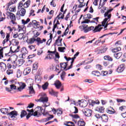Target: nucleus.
I'll return each instance as SVG.
<instances>
[{
	"instance_id": "nucleus-5",
	"label": "nucleus",
	"mask_w": 126,
	"mask_h": 126,
	"mask_svg": "<svg viewBox=\"0 0 126 126\" xmlns=\"http://www.w3.org/2000/svg\"><path fill=\"white\" fill-rule=\"evenodd\" d=\"M8 116L12 119V120H17V116H18V113L17 111L14 110L7 114Z\"/></svg>"
},
{
	"instance_id": "nucleus-34",
	"label": "nucleus",
	"mask_w": 126,
	"mask_h": 126,
	"mask_svg": "<svg viewBox=\"0 0 126 126\" xmlns=\"http://www.w3.org/2000/svg\"><path fill=\"white\" fill-rule=\"evenodd\" d=\"M100 102L99 101H97L96 102L94 100H91V101L89 102V104L91 106H92V107H94V105L95 104H99Z\"/></svg>"
},
{
	"instance_id": "nucleus-10",
	"label": "nucleus",
	"mask_w": 126,
	"mask_h": 126,
	"mask_svg": "<svg viewBox=\"0 0 126 126\" xmlns=\"http://www.w3.org/2000/svg\"><path fill=\"white\" fill-rule=\"evenodd\" d=\"M79 102V105L80 106V107H82V108H85L87 106V101L86 100H78Z\"/></svg>"
},
{
	"instance_id": "nucleus-8",
	"label": "nucleus",
	"mask_w": 126,
	"mask_h": 126,
	"mask_svg": "<svg viewBox=\"0 0 126 126\" xmlns=\"http://www.w3.org/2000/svg\"><path fill=\"white\" fill-rule=\"evenodd\" d=\"M36 102H42V103H47L48 102V97L46 96H41L40 99H35Z\"/></svg>"
},
{
	"instance_id": "nucleus-58",
	"label": "nucleus",
	"mask_w": 126,
	"mask_h": 126,
	"mask_svg": "<svg viewBox=\"0 0 126 126\" xmlns=\"http://www.w3.org/2000/svg\"><path fill=\"white\" fill-rule=\"evenodd\" d=\"M50 117L46 118L47 122H48L49 121H51V120H52V119L54 118V116H53V115H50Z\"/></svg>"
},
{
	"instance_id": "nucleus-1",
	"label": "nucleus",
	"mask_w": 126,
	"mask_h": 126,
	"mask_svg": "<svg viewBox=\"0 0 126 126\" xmlns=\"http://www.w3.org/2000/svg\"><path fill=\"white\" fill-rule=\"evenodd\" d=\"M112 10L113 9H109L104 14V17H107V18H105L103 21L102 22V26L104 27V28H107V27H108V24H106L107 21H108V19H110V18H111V16H112V15H111V12H112Z\"/></svg>"
},
{
	"instance_id": "nucleus-14",
	"label": "nucleus",
	"mask_w": 126,
	"mask_h": 126,
	"mask_svg": "<svg viewBox=\"0 0 126 126\" xmlns=\"http://www.w3.org/2000/svg\"><path fill=\"white\" fill-rule=\"evenodd\" d=\"M20 87H18V91L21 92L25 87H26V84L25 83H20L19 84Z\"/></svg>"
},
{
	"instance_id": "nucleus-20",
	"label": "nucleus",
	"mask_w": 126,
	"mask_h": 126,
	"mask_svg": "<svg viewBox=\"0 0 126 126\" xmlns=\"http://www.w3.org/2000/svg\"><path fill=\"white\" fill-rule=\"evenodd\" d=\"M32 26L34 28H39V22H37V21L36 20H33L32 21Z\"/></svg>"
},
{
	"instance_id": "nucleus-28",
	"label": "nucleus",
	"mask_w": 126,
	"mask_h": 126,
	"mask_svg": "<svg viewBox=\"0 0 126 126\" xmlns=\"http://www.w3.org/2000/svg\"><path fill=\"white\" fill-rule=\"evenodd\" d=\"M75 59H76V57H74L71 58V64L68 67V69H70L71 68H72V66L73 65V63H74V60H75Z\"/></svg>"
},
{
	"instance_id": "nucleus-38",
	"label": "nucleus",
	"mask_w": 126,
	"mask_h": 126,
	"mask_svg": "<svg viewBox=\"0 0 126 126\" xmlns=\"http://www.w3.org/2000/svg\"><path fill=\"white\" fill-rule=\"evenodd\" d=\"M92 74H93V75H94V76L99 77L100 76V75H101V74L98 71H93Z\"/></svg>"
},
{
	"instance_id": "nucleus-2",
	"label": "nucleus",
	"mask_w": 126,
	"mask_h": 126,
	"mask_svg": "<svg viewBox=\"0 0 126 126\" xmlns=\"http://www.w3.org/2000/svg\"><path fill=\"white\" fill-rule=\"evenodd\" d=\"M23 6V2L20 1L18 6V11L17 15H20L21 16H24L26 13V10L22 7Z\"/></svg>"
},
{
	"instance_id": "nucleus-45",
	"label": "nucleus",
	"mask_w": 126,
	"mask_h": 126,
	"mask_svg": "<svg viewBox=\"0 0 126 126\" xmlns=\"http://www.w3.org/2000/svg\"><path fill=\"white\" fill-rule=\"evenodd\" d=\"M18 0H11V1L8 3V6H10L11 4H14V3H16V2H17Z\"/></svg>"
},
{
	"instance_id": "nucleus-63",
	"label": "nucleus",
	"mask_w": 126,
	"mask_h": 126,
	"mask_svg": "<svg viewBox=\"0 0 126 126\" xmlns=\"http://www.w3.org/2000/svg\"><path fill=\"white\" fill-rule=\"evenodd\" d=\"M96 68H97L98 70H101L102 69V66L100 64L96 65Z\"/></svg>"
},
{
	"instance_id": "nucleus-30",
	"label": "nucleus",
	"mask_w": 126,
	"mask_h": 126,
	"mask_svg": "<svg viewBox=\"0 0 126 126\" xmlns=\"http://www.w3.org/2000/svg\"><path fill=\"white\" fill-rule=\"evenodd\" d=\"M36 41H37V42H38V43L43 44V43H45V42H46V41H47V40L45 38H43L42 40H41V38L37 37Z\"/></svg>"
},
{
	"instance_id": "nucleus-42",
	"label": "nucleus",
	"mask_w": 126,
	"mask_h": 126,
	"mask_svg": "<svg viewBox=\"0 0 126 126\" xmlns=\"http://www.w3.org/2000/svg\"><path fill=\"white\" fill-rule=\"evenodd\" d=\"M30 22V18H28L26 21L24 19L22 20V23L24 25H25V24H27Z\"/></svg>"
},
{
	"instance_id": "nucleus-19",
	"label": "nucleus",
	"mask_w": 126,
	"mask_h": 126,
	"mask_svg": "<svg viewBox=\"0 0 126 126\" xmlns=\"http://www.w3.org/2000/svg\"><path fill=\"white\" fill-rule=\"evenodd\" d=\"M80 4L78 6V8H81L83 6H85V3H84V0H78Z\"/></svg>"
},
{
	"instance_id": "nucleus-22",
	"label": "nucleus",
	"mask_w": 126,
	"mask_h": 126,
	"mask_svg": "<svg viewBox=\"0 0 126 126\" xmlns=\"http://www.w3.org/2000/svg\"><path fill=\"white\" fill-rule=\"evenodd\" d=\"M101 119L102 120V122L107 123V122H108V120H109V118H108V116L106 114H103L101 116Z\"/></svg>"
},
{
	"instance_id": "nucleus-44",
	"label": "nucleus",
	"mask_w": 126,
	"mask_h": 126,
	"mask_svg": "<svg viewBox=\"0 0 126 126\" xmlns=\"http://www.w3.org/2000/svg\"><path fill=\"white\" fill-rule=\"evenodd\" d=\"M7 75H10V74H13V69H8L6 71Z\"/></svg>"
},
{
	"instance_id": "nucleus-15",
	"label": "nucleus",
	"mask_w": 126,
	"mask_h": 126,
	"mask_svg": "<svg viewBox=\"0 0 126 126\" xmlns=\"http://www.w3.org/2000/svg\"><path fill=\"white\" fill-rule=\"evenodd\" d=\"M19 49H20V46H18L17 47V49L14 51H12V47H11L10 48V51L8 53H6L5 55L6 56H9V54H10V52L12 53H18V52H19Z\"/></svg>"
},
{
	"instance_id": "nucleus-37",
	"label": "nucleus",
	"mask_w": 126,
	"mask_h": 126,
	"mask_svg": "<svg viewBox=\"0 0 126 126\" xmlns=\"http://www.w3.org/2000/svg\"><path fill=\"white\" fill-rule=\"evenodd\" d=\"M66 74V73H65V72L63 71V72H62V73L61 74V78L62 80H63V81L64 80V78H65Z\"/></svg>"
},
{
	"instance_id": "nucleus-49",
	"label": "nucleus",
	"mask_w": 126,
	"mask_h": 126,
	"mask_svg": "<svg viewBox=\"0 0 126 126\" xmlns=\"http://www.w3.org/2000/svg\"><path fill=\"white\" fill-rule=\"evenodd\" d=\"M85 18H88V19H90V18H92L93 17V16L91 15V14H88L86 15H85Z\"/></svg>"
},
{
	"instance_id": "nucleus-11",
	"label": "nucleus",
	"mask_w": 126,
	"mask_h": 126,
	"mask_svg": "<svg viewBox=\"0 0 126 126\" xmlns=\"http://www.w3.org/2000/svg\"><path fill=\"white\" fill-rule=\"evenodd\" d=\"M21 53L22 54V59H25V55H27V54H28V51H27V49H26V48L23 47L21 49Z\"/></svg>"
},
{
	"instance_id": "nucleus-29",
	"label": "nucleus",
	"mask_w": 126,
	"mask_h": 126,
	"mask_svg": "<svg viewBox=\"0 0 126 126\" xmlns=\"http://www.w3.org/2000/svg\"><path fill=\"white\" fill-rule=\"evenodd\" d=\"M37 42V38H35V37H32L29 40V44H34V42Z\"/></svg>"
},
{
	"instance_id": "nucleus-35",
	"label": "nucleus",
	"mask_w": 126,
	"mask_h": 126,
	"mask_svg": "<svg viewBox=\"0 0 126 126\" xmlns=\"http://www.w3.org/2000/svg\"><path fill=\"white\" fill-rule=\"evenodd\" d=\"M26 115H27V112H26V111L24 110H22L21 112V115H20V117L21 119H22V118H24V117H25Z\"/></svg>"
},
{
	"instance_id": "nucleus-23",
	"label": "nucleus",
	"mask_w": 126,
	"mask_h": 126,
	"mask_svg": "<svg viewBox=\"0 0 126 126\" xmlns=\"http://www.w3.org/2000/svg\"><path fill=\"white\" fill-rule=\"evenodd\" d=\"M31 2V1H30V0H28L26 2H25L24 4H23V6L25 8H27L28 7H29V5H30Z\"/></svg>"
},
{
	"instance_id": "nucleus-26",
	"label": "nucleus",
	"mask_w": 126,
	"mask_h": 126,
	"mask_svg": "<svg viewBox=\"0 0 126 126\" xmlns=\"http://www.w3.org/2000/svg\"><path fill=\"white\" fill-rule=\"evenodd\" d=\"M35 47L36 45H29L28 46L29 49L31 51H33V52H36V51H37V49L35 48Z\"/></svg>"
},
{
	"instance_id": "nucleus-40",
	"label": "nucleus",
	"mask_w": 126,
	"mask_h": 126,
	"mask_svg": "<svg viewBox=\"0 0 126 126\" xmlns=\"http://www.w3.org/2000/svg\"><path fill=\"white\" fill-rule=\"evenodd\" d=\"M58 92H55L53 90H52L51 91L49 92V94H51V95H52L53 96H58Z\"/></svg>"
},
{
	"instance_id": "nucleus-55",
	"label": "nucleus",
	"mask_w": 126,
	"mask_h": 126,
	"mask_svg": "<svg viewBox=\"0 0 126 126\" xmlns=\"http://www.w3.org/2000/svg\"><path fill=\"white\" fill-rule=\"evenodd\" d=\"M9 11L15 12L16 8L15 7H10L9 9Z\"/></svg>"
},
{
	"instance_id": "nucleus-13",
	"label": "nucleus",
	"mask_w": 126,
	"mask_h": 126,
	"mask_svg": "<svg viewBox=\"0 0 126 126\" xmlns=\"http://www.w3.org/2000/svg\"><path fill=\"white\" fill-rule=\"evenodd\" d=\"M27 112H29L28 115H27L26 118L27 120H29L32 116H33V113H34V110L33 109L29 110V109H27Z\"/></svg>"
},
{
	"instance_id": "nucleus-60",
	"label": "nucleus",
	"mask_w": 126,
	"mask_h": 126,
	"mask_svg": "<svg viewBox=\"0 0 126 126\" xmlns=\"http://www.w3.org/2000/svg\"><path fill=\"white\" fill-rule=\"evenodd\" d=\"M90 22V20L87 19L85 21H83L81 22V24H83L84 23H89Z\"/></svg>"
},
{
	"instance_id": "nucleus-31",
	"label": "nucleus",
	"mask_w": 126,
	"mask_h": 126,
	"mask_svg": "<svg viewBox=\"0 0 126 126\" xmlns=\"http://www.w3.org/2000/svg\"><path fill=\"white\" fill-rule=\"evenodd\" d=\"M64 125L66 126H75L74 123L71 122H66L64 123Z\"/></svg>"
},
{
	"instance_id": "nucleus-50",
	"label": "nucleus",
	"mask_w": 126,
	"mask_h": 126,
	"mask_svg": "<svg viewBox=\"0 0 126 126\" xmlns=\"http://www.w3.org/2000/svg\"><path fill=\"white\" fill-rule=\"evenodd\" d=\"M108 72H107V71H101V75H102V76H106V75H107V74H108Z\"/></svg>"
},
{
	"instance_id": "nucleus-9",
	"label": "nucleus",
	"mask_w": 126,
	"mask_h": 126,
	"mask_svg": "<svg viewBox=\"0 0 126 126\" xmlns=\"http://www.w3.org/2000/svg\"><path fill=\"white\" fill-rule=\"evenodd\" d=\"M125 68H126V65L125 64H121L117 68V71L118 73L123 72V71L125 70Z\"/></svg>"
},
{
	"instance_id": "nucleus-36",
	"label": "nucleus",
	"mask_w": 126,
	"mask_h": 126,
	"mask_svg": "<svg viewBox=\"0 0 126 126\" xmlns=\"http://www.w3.org/2000/svg\"><path fill=\"white\" fill-rule=\"evenodd\" d=\"M31 71V70L29 68H26L24 70V73L25 74V75H27V74H29Z\"/></svg>"
},
{
	"instance_id": "nucleus-59",
	"label": "nucleus",
	"mask_w": 126,
	"mask_h": 126,
	"mask_svg": "<svg viewBox=\"0 0 126 126\" xmlns=\"http://www.w3.org/2000/svg\"><path fill=\"white\" fill-rule=\"evenodd\" d=\"M33 107H34V104L33 103H30V104H29L28 106H27V109L29 108H33Z\"/></svg>"
},
{
	"instance_id": "nucleus-48",
	"label": "nucleus",
	"mask_w": 126,
	"mask_h": 126,
	"mask_svg": "<svg viewBox=\"0 0 126 126\" xmlns=\"http://www.w3.org/2000/svg\"><path fill=\"white\" fill-rule=\"evenodd\" d=\"M18 37L19 40H22V39L24 38V34H23V33H20L18 34Z\"/></svg>"
},
{
	"instance_id": "nucleus-4",
	"label": "nucleus",
	"mask_w": 126,
	"mask_h": 126,
	"mask_svg": "<svg viewBox=\"0 0 126 126\" xmlns=\"http://www.w3.org/2000/svg\"><path fill=\"white\" fill-rule=\"evenodd\" d=\"M7 15H8L11 19V22H12V24L16 25L17 23L15 21H16V17L14 14L10 12H7Z\"/></svg>"
},
{
	"instance_id": "nucleus-39",
	"label": "nucleus",
	"mask_w": 126,
	"mask_h": 126,
	"mask_svg": "<svg viewBox=\"0 0 126 126\" xmlns=\"http://www.w3.org/2000/svg\"><path fill=\"white\" fill-rule=\"evenodd\" d=\"M49 86V83L46 82L44 85H42V89L43 90H46V89H48V87Z\"/></svg>"
},
{
	"instance_id": "nucleus-21",
	"label": "nucleus",
	"mask_w": 126,
	"mask_h": 126,
	"mask_svg": "<svg viewBox=\"0 0 126 126\" xmlns=\"http://www.w3.org/2000/svg\"><path fill=\"white\" fill-rule=\"evenodd\" d=\"M95 110L99 113H104V110H105V108H104V107L98 106L95 108Z\"/></svg>"
},
{
	"instance_id": "nucleus-3",
	"label": "nucleus",
	"mask_w": 126,
	"mask_h": 126,
	"mask_svg": "<svg viewBox=\"0 0 126 126\" xmlns=\"http://www.w3.org/2000/svg\"><path fill=\"white\" fill-rule=\"evenodd\" d=\"M36 108L37 109H40V112L41 113H38L37 111L33 112V116H34V117H40V116H42V115H43V116H46L47 115H49V113L45 112V109H43L42 107L37 106Z\"/></svg>"
},
{
	"instance_id": "nucleus-24",
	"label": "nucleus",
	"mask_w": 126,
	"mask_h": 126,
	"mask_svg": "<svg viewBox=\"0 0 126 126\" xmlns=\"http://www.w3.org/2000/svg\"><path fill=\"white\" fill-rule=\"evenodd\" d=\"M0 111L4 115H6V114L7 115V114H8V109L7 108H1L0 109Z\"/></svg>"
},
{
	"instance_id": "nucleus-12",
	"label": "nucleus",
	"mask_w": 126,
	"mask_h": 126,
	"mask_svg": "<svg viewBox=\"0 0 126 126\" xmlns=\"http://www.w3.org/2000/svg\"><path fill=\"white\" fill-rule=\"evenodd\" d=\"M60 66L61 68H63V70H65L66 71V70H68V67L66 68V67L67 66V62L65 63H60Z\"/></svg>"
},
{
	"instance_id": "nucleus-18",
	"label": "nucleus",
	"mask_w": 126,
	"mask_h": 126,
	"mask_svg": "<svg viewBox=\"0 0 126 126\" xmlns=\"http://www.w3.org/2000/svg\"><path fill=\"white\" fill-rule=\"evenodd\" d=\"M0 64V67H1V71H5L6 70V64L3 62H1Z\"/></svg>"
},
{
	"instance_id": "nucleus-43",
	"label": "nucleus",
	"mask_w": 126,
	"mask_h": 126,
	"mask_svg": "<svg viewBox=\"0 0 126 126\" xmlns=\"http://www.w3.org/2000/svg\"><path fill=\"white\" fill-rule=\"evenodd\" d=\"M78 126H85V122L83 121H79L78 122Z\"/></svg>"
},
{
	"instance_id": "nucleus-53",
	"label": "nucleus",
	"mask_w": 126,
	"mask_h": 126,
	"mask_svg": "<svg viewBox=\"0 0 126 126\" xmlns=\"http://www.w3.org/2000/svg\"><path fill=\"white\" fill-rule=\"evenodd\" d=\"M38 69V65H37V64L36 63L33 64L32 66L33 70H36V69Z\"/></svg>"
},
{
	"instance_id": "nucleus-41",
	"label": "nucleus",
	"mask_w": 126,
	"mask_h": 126,
	"mask_svg": "<svg viewBox=\"0 0 126 126\" xmlns=\"http://www.w3.org/2000/svg\"><path fill=\"white\" fill-rule=\"evenodd\" d=\"M22 75V71H20V69H18L17 71V77L19 78Z\"/></svg>"
},
{
	"instance_id": "nucleus-62",
	"label": "nucleus",
	"mask_w": 126,
	"mask_h": 126,
	"mask_svg": "<svg viewBox=\"0 0 126 126\" xmlns=\"http://www.w3.org/2000/svg\"><path fill=\"white\" fill-rule=\"evenodd\" d=\"M110 63H109L108 62H103V65L104 66H108V65H109Z\"/></svg>"
},
{
	"instance_id": "nucleus-47",
	"label": "nucleus",
	"mask_w": 126,
	"mask_h": 126,
	"mask_svg": "<svg viewBox=\"0 0 126 126\" xmlns=\"http://www.w3.org/2000/svg\"><path fill=\"white\" fill-rule=\"evenodd\" d=\"M64 50H65V47H58V51L61 52V53H64Z\"/></svg>"
},
{
	"instance_id": "nucleus-32",
	"label": "nucleus",
	"mask_w": 126,
	"mask_h": 126,
	"mask_svg": "<svg viewBox=\"0 0 126 126\" xmlns=\"http://www.w3.org/2000/svg\"><path fill=\"white\" fill-rule=\"evenodd\" d=\"M121 50H122V48H121L120 47H116V48H114L112 50V52L113 53H118V52H119V51H121Z\"/></svg>"
},
{
	"instance_id": "nucleus-61",
	"label": "nucleus",
	"mask_w": 126,
	"mask_h": 126,
	"mask_svg": "<svg viewBox=\"0 0 126 126\" xmlns=\"http://www.w3.org/2000/svg\"><path fill=\"white\" fill-rule=\"evenodd\" d=\"M0 34L1 35L2 38H4V37H5V35H4V32H3V31H1L0 32Z\"/></svg>"
},
{
	"instance_id": "nucleus-51",
	"label": "nucleus",
	"mask_w": 126,
	"mask_h": 126,
	"mask_svg": "<svg viewBox=\"0 0 126 126\" xmlns=\"http://www.w3.org/2000/svg\"><path fill=\"white\" fill-rule=\"evenodd\" d=\"M122 41L119 40L115 43V46H122Z\"/></svg>"
},
{
	"instance_id": "nucleus-7",
	"label": "nucleus",
	"mask_w": 126,
	"mask_h": 126,
	"mask_svg": "<svg viewBox=\"0 0 126 126\" xmlns=\"http://www.w3.org/2000/svg\"><path fill=\"white\" fill-rule=\"evenodd\" d=\"M90 28L91 29V31L92 30L93 32H100L102 29V25H98V26L95 27V28H94V27L92 26L90 27Z\"/></svg>"
},
{
	"instance_id": "nucleus-27",
	"label": "nucleus",
	"mask_w": 126,
	"mask_h": 126,
	"mask_svg": "<svg viewBox=\"0 0 126 126\" xmlns=\"http://www.w3.org/2000/svg\"><path fill=\"white\" fill-rule=\"evenodd\" d=\"M29 89L30 91V94H35V91L34 90L32 86L31 85V86L29 87Z\"/></svg>"
},
{
	"instance_id": "nucleus-33",
	"label": "nucleus",
	"mask_w": 126,
	"mask_h": 126,
	"mask_svg": "<svg viewBox=\"0 0 126 126\" xmlns=\"http://www.w3.org/2000/svg\"><path fill=\"white\" fill-rule=\"evenodd\" d=\"M104 60L109 61V62H113V58L109 56H105L104 57Z\"/></svg>"
},
{
	"instance_id": "nucleus-25",
	"label": "nucleus",
	"mask_w": 126,
	"mask_h": 126,
	"mask_svg": "<svg viewBox=\"0 0 126 126\" xmlns=\"http://www.w3.org/2000/svg\"><path fill=\"white\" fill-rule=\"evenodd\" d=\"M107 50V48H105L102 50H99L98 48L95 50V52H96V54H102V53H105L106 52V50Z\"/></svg>"
},
{
	"instance_id": "nucleus-16",
	"label": "nucleus",
	"mask_w": 126,
	"mask_h": 126,
	"mask_svg": "<svg viewBox=\"0 0 126 126\" xmlns=\"http://www.w3.org/2000/svg\"><path fill=\"white\" fill-rule=\"evenodd\" d=\"M54 85L57 89H60V88L62 87V83H61L58 80H57L54 83Z\"/></svg>"
},
{
	"instance_id": "nucleus-54",
	"label": "nucleus",
	"mask_w": 126,
	"mask_h": 126,
	"mask_svg": "<svg viewBox=\"0 0 126 126\" xmlns=\"http://www.w3.org/2000/svg\"><path fill=\"white\" fill-rule=\"evenodd\" d=\"M116 101L118 103H122L123 102H126L125 100L120 99V98H117Z\"/></svg>"
},
{
	"instance_id": "nucleus-6",
	"label": "nucleus",
	"mask_w": 126,
	"mask_h": 126,
	"mask_svg": "<svg viewBox=\"0 0 126 126\" xmlns=\"http://www.w3.org/2000/svg\"><path fill=\"white\" fill-rule=\"evenodd\" d=\"M82 112L86 117H91L92 115V110L88 108L83 109Z\"/></svg>"
},
{
	"instance_id": "nucleus-57",
	"label": "nucleus",
	"mask_w": 126,
	"mask_h": 126,
	"mask_svg": "<svg viewBox=\"0 0 126 126\" xmlns=\"http://www.w3.org/2000/svg\"><path fill=\"white\" fill-rule=\"evenodd\" d=\"M89 31H91L90 27L87 28L86 29H85L84 32L85 33H87V32H89Z\"/></svg>"
},
{
	"instance_id": "nucleus-64",
	"label": "nucleus",
	"mask_w": 126,
	"mask_h": 126,
	"mask_svg": "<svg viewBox=\"0 0 126 126\" xmlns=\"http://www.w3.org/2000/svg\"><path fill=\"white\" fill-rule=\"evenodd\" d=\"M95 117L96 118V119H101L102 118V116L98 114H95Z\"/></svg>"
},
{
	"instance_id": "nucleus-46",
	"label": "nucleus",
	"mask_w": 126,
	"mask_h": 126,
	"mask_svg": "<svg viewBox=\"0 0 126 126\" xmlns=\"http://www.w3.org/2000/svg\"><path fill=\"white\" fill-rule=\"evenodd\" d=\"M5 48H7V47H4L3 48L0 49V59H1V58H3V53L1 51H3V49H5Z\"/></svg>"
},
{
	"instance_id": "nucleus-52",
	"label": "nucleus",
	"mask_w": 126,
	"mask_h": 126,
	"mask_svg": "<svg viewBox=\"0 0 126 126\" xmlns=\"http://www.w3.org/2000/svg\"><path fill=\"white\" fill-rule=\"evenodd\" d=\"M10 86L11 90H16V86L14 84L11 85Z\"/></svg>"
},
{
	"instance_id": "nucleus-17",
	"label": "nucleus",
	"mask_w": 126,
	"mask_h": 126,
	"mask_svg": "<svg viewBox=\"0 0 126 126\" xmlns=\"http://www.w3.org/2000/svg\"><path fill=\"white\" fill-rule=\"evenodd\" d=\"M123 56V53L122 52H117L114 54V57L115 59L119 60L121 57Z\"/></svg>"
},
{
	"instance_id": "nucleus-56",
	"label": "nucleus",
	"mask_w": 126,
	"mask_h": 126,
	"mask_svg": "<svg viewBox=\"0 0 126 126\" xmlns=\"http://www.w3.org/2000/svg\"><path fill=\"white\" fill-rule=\"evenodd\" d=\"M18 32H20V31H23V27H21L20 25H18Z\"/></svg>"
}]
</instances>
